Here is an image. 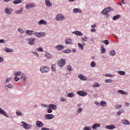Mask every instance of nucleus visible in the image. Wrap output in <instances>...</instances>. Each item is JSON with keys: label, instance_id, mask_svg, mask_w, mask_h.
Masks as SVG:
<instances>
[{"label": "nucleus", "instance_id": "nucleus-39", "mask_svg": "<svg viewBox=\"0 0 130 130\" xmlns=\"http://www.w3.org/2000/svg\"><path fill=\"white\" fill-rule=\"evenodd\" d=\"M100 86V84L98 83H95L94 84L92 85V87H98Z\"/></svg>", "mask_w": 130, "mask_h": 130}, {"label": "nucleus", "instance_id": "nucleus-53", "mask_svg": "<svg viewBox=\"0 0 130 130\" xmlns=\"http://www.w3.org/2000/svg\"><path fill=\"white\" fill-rule=\"evenodd\" d=\"M52 110L51 108H48L47 109V112L48 113H51L52 112Z\"/></svg>", "mask_w": 130, "mask_h": 130}, {"label": "nucleus", "instance_id": "nucleus-30", "mask_svg": "<svg viewBox=\"0 0 130 130\" xmlns=\"http://www.w3.org/2000/svg\"><path fill=\"white\" fill-rule=\"evenodd\" d=\"M45 56L48 59H51L52 57V55L51 54L47 53L45 54Z\"/></svg>", "mask_w": 130, "mask_h": 130}, {"label": "nucleus", "instance_id": "nucleus-31", "mask_svg": "<svg viewBox=\"0 0 130 130\" xmlns=\"http://www.w3.org/2000/svg\"><path fill=\"white\" fill-rule=\"evenodd\" d=\"M124 112V110L122 109H120L119 111L117 112V115L118 116H119L121 113Z\"/></svg>", "mask_w": 130, "mask_h": 130}, {"label": "nucleus", "instance_id": "nucleus-22", "mask_svg": "<svg viewBox=\"0 0 130 130\" xmlns=\"http://www.w3.org/2000/svg\"><path fill=\"white\" fill-rule=\"evenodd\" d=\"M65 42L66 44H71L72 42V41L71 39L68 38L66 39Z\"/></svg>", "mask_w": 130, "mask_h": 130}, {"label": "nucleus", "instance_id": "nucleus-56", "mask_svg": "<svg viewBox=\"0 0 130 130\" xmlns=\"http://www.w3.org/2000/svg\"><path fill=\"white\" fill-rule=\"evenodd\" d=\"M105 76L106 77H111L114 76L115 75H112L111 74H105Z\"/></svg>", "mask_w": 130, "mask_h": 130}, {"label": "nucleus", "instance_id": "nucleus-55", "mask_svg": "<svg viewBox=\"0 0 130 130\" xmlns=\"http://www.w3.org/2000/svg\"><path fill=\"white\" fill-rule=\"evenodd\" d=\"M31 53L34 54L37 57H39V54L36 52L31 51Z\"/></svg>", "mask_w": 130, "mask_h": 130}, {"label": "nucleus", "instance_id": "nucleus-16", "mask_svg": "<svg viewBox=\"0 0 130 130\" xmlns=\"http://www.w3.org/2000/svg\"><path fill=\"white\" fill-rule=\"evenodd\" d=\"M77 93L79 95L81 96H84L87 94V92H85L84 91H79L77 92Z\"/></svg>", "mask_w": 130, "mask_h": 130}, {"label": "nucleus", "instance_id": "nucleus-58", "mask_svg": "<svg viewBox=\"0 0 130 130\" xmlns=\"http://www.w3.org/2000/svg\"><path fill=\"white\" fill-rule=\"evenodd\" d=\"M105 82L107 83H110L111 82H113V80L110 79H106L105 80Z\"/></svg>", "mask_w": 130, "mask_h": 130}, {"label": "nucleus", "instance_id": "nucleus-46", "mask_svg": "<svg viewBox=\"0 0 130 130\" xmlns=\"http://www.w3.org/2000/svg\"><path fill=\"white\" fill-rule=\"evenodd\" d=\"M91 127L90 126H85L83 128V130H91Z\"/></svg>", "mask_w": 130, "mask_h": 130}, {"label": "nucleus", "instance_id": "nucleus-62", "mask_svg": "<svg viewBox=\"0 0 130 130\" xmlns=\"http://www.w3.org/2000/svg\"><path fill=\"white\" fill-rule=\"evenodd\" d=\"M41 105L42 107L43 108L45 107H47L48 106L46 104H43L42 103L41 104Z\"/></svg>", "mask_w": 130, "mask_h": 130}, {"label": "nucleus", "instance_id": "nucleus-38", "mask_svg": "<svg viewBox=\"0 0 130 130\" xmlns=\"http://www.w3.org/2000/svg\"><path fill=\"white\" fill-rule=\"evenodd\" d=\"M106 9V8H105L101 12V14H106L108 13Z\"/></svg>", "mask_w": 130, "mask_h": 130}, {"label": "nucleus", "instance_id": "nucleus-44", "mask_svg": "<svg viewBox=\"0 0 130 130\" xmlns=\"http://www.w3.org/2000/svg\"><path fill=\"white\" fill-rule=\"evenodd\" d=\"M122 107V105L121 104L116 105L115 106V108L116 109H118Z\"/></svg>", "mask_w": 130, "mask_h": 130}, {"label": "nucleus", "instance_id": "nucleus-25", "mask_svg": "<svg viewBox=\"0 0 130 130\" xmlns=\"http://www.w3.org/2000/svg\"><path fill=\"white\" fill-rule=\"evenodd\" d=\"M105 127L107 129H112L115 128V126L113 125H111L106 126Z\"/></svg>", "mask_w": 130, "mask_h": 130}, {"label": "nucleus", "instance_id": "nucleus-1", "mask_svg": "<svg viewBox=\"0 0 130 130\" xmlns=\"http://www.w3.org/2000/svg\"><path fill=\"white\" fill-rule=\"evenodd\" d=\"M21 123L23 124V125H21V126H23V127L26 129H30L32 128V126L31 124H29L26 123L25 122L22 121Z\"/></svg>", "mask_w": 130, "mask_h": 130}, {"label": "nucleus", "instance_id": "nucleus-50", "mask_svg": "<svg viewBox=\"0 0 130 130\" xmlns=\"http://www.w3.org/2000/svg\"><path fill=\"white\" fill-rule=\"evenodd\" d=\"M71 52V50L68 49L67 50H64L63 51V52L66 53H70Z\"/></svg>", "mask_w": 130, "mask_h": 130}, {"label": "nucleus", "instance_id": "nucleus-11", "mask_svg": "<svg viewBox=\"0 0 130 130\" xmlns=\"http://www.w3.org/2000/svg\"><path fill=\"white\" fill-rule=\"evenodd\" d=\"M36 6L33 3H29L27 4L25 6V7L27 9H28L29 7L32 8L35 7Z\"/></svg>", "mask_w": 130, "mask_h": 130}, {"label": "nucleus", "instance_id": "nucleus-63", "mask_svg": "<svg viewBox=\"0 0 130 130\" xmlns=\"http://www.w3.org/2000/svg\"><path fill=\"white\" fill-rule=\"evenodd\" d=\"M65 99L62 97H61L60 99V101L61 102H64L65 101Z\"/></svg>", "mask_w": 130, "mask_h": 130}, {"label": "nucleus", "instance_id": "nucleus-59", "mask_svg": "<svg viewBox=\"0 0 130 130\" xmlns=\"http://www.w3.org/2000/svg\"><path fill=\"white\" fill-rule=\"evenodd\" d=\"M36 50L39 52H42L43 51V49L41 48L38 47L36 48Z\"/></svg>", "mask_w": 130, "mask_h": 130}, {"label": "nucleus", "instance_id": "nucleus-24", "mask_svg": "<svg viewBox=\"0 0 130 130\" xmlns=\"http://www.w3.org/2000/svg\"><path fill=\"white\" fill-rule=\"evenodd\" d=\"M45 5L47 6L50 7L52 5V3L50 2V0H45Z\"/></svg>", "mask_w": 130, "mask_h": 130}, {"label": "nucleus", "instance_id": "nucleus-7", "mask_svg": "<svg viewBox=\"0 0 130 130\" xmlns=\"http://www.w3.org/2000/svg\"><path fill=\"white\" fill-rule=\"evenodd\" d=\"M65 63V60L63 59H61L60 60L57 61L58 65L60 67H63Z\"/></svg>", "mask_w": 130, "mask_h": 130}, {"label": "nucleus", "instance_id": "nucleus-27", "mask_svg": "<svg viewBox=\"0 0 130 130\" xmlns=\"http://www.w3.org/2000/svg\"><path fill=\"white\" fill-rule=\"evenodd\" d=\"M118 92L119 93L123 95H128V93L125 91L122 90H118Z\"/></svg>", "mask_w": 130, "mask_h": 130}, {"label": "nucleus", "instance_id": "nucleus-41", "mask_svg": "<svg viewBox=\"0 0 130 130\" xmlns=\"http://www.w3.org/2000/svg\"><path fill=\"white\" fill-rule=\"evenodd\" d=\"M5 51L6 52H12L13 51V50L11 48H6L5 50Z\"/></svg>", "mask_w": 130, "mask_h": 130}, {"label": "nucleus", "instance_id": "nucleus-42", "mask_svg": "<svg viewBox=\"0 0 130 130\" xmlns=\"http://www.w3.org/2000/svg\"><path fill=\"white\" fill-rule=\"evenodd\" d=\"M67 69L69 71H71L73 70V69L70 65H68L67 66Z\"/></svg>", "mask_w": 130, "mask_h": 130}, {"label": "nucleus", "instance_id": "nucleus-19", "mask_svg": "<svg viewBox=\"0 0 130 130\" xmlns=\"http://www.w3.org/2000/svg\"><path fill=\"white\" fill-rule=\"evenodd\" d=\"M48 106L49 108H50L54 110H55L57 108V106L53 104H50Z\"/></svg>", "mask_w": 130, "mask_h": 130}, {"label": "nucleus", "instance_id": "nucleus-36", "mask_svg": "<svg viewBox=\"0 0 130 130\" xmlns=\"http://www.w3.org/2000/svg\"><path fill=\"white\" fill-rule=\"evenodd\" d=\"M22 2L21 0H15L13 1V2L14 4H17Z\"/></svg>", "mask_w": 130, "mask_h": 130}, {"label": "nucleus", "instance_id": "nucleus-2", "mask_svg": "<svg viewBox=\"0 0 130 130\" xmlns=\"http://www.w3.org/2000/svg\"><path fill=\"white\" fill-rule=\"evenodd\" d=\"M40 70L42 73H46L49 72V69L47 66H41L40 68Z\"/></svg>", "mask_w": 130, "mask_h": 130}, {"label": "nucleus", "instance_id": "nucleus-6", "mask_svg": "<svg viewBox=\"0 0 130 130\" xmlns=\"http://www.w3.org/2000/svg\"><path fill=\"white\" fill-rule=\"evenodd\" d=\"M54 117V116L52 114H47L45 115L44 118L46 120H49L52 119Z\"/></svg>", "mask_w": 130, "mask_h": 130}, {"label": "nucleus", "instance_id": "nucleus-47", "mask_svg": "<svg viewBox=\"0 0 130 130\" xmlns=\"http://www.w3.org/2000/svg\"><path fill=\"white\" fill-rule=\"evenodd\" d=\"M88 38L87 36H85L84 37H82V40L85 42H86L87 41Z\"/></svg>", "mask_w": 130, "mask_h": 130}, {"label": "nucleus", "instance_id": "nucleus-32", "mask_svg": "<svg viewBox=\"0 0 130 130\" xmlns=\"http://www.w3.org/2000/svg\"><path fill=\"white\" fill-rule=\"evenodd\" d=\"M116 54V52L114 50H111L109 53V55L111 56H114Z\"/></svg>", "mask_w": 130, "mask_h": 130}, {"label": "nucleus", "instance_id": "nucleus-3", "mask_svg": "<svg viewBox=\"0 0 130 130\" xmlns=\"http://www.w3.org/2000/svg\"><path fill=\"white\" fill-rule=\"evenodd\" d=\"M64 17L61 14H58L56 16L55 19L57 21H63L65 19Z\"/></svg>", "mask_w": 130, "mask_h": 130}, {"label": "nucleus", "instance_id": "nucleus-61", "mask_svg": "<svg viewBox=\"0 0 130 130\" xmlns=\"http://www.w3.org/2000/svg\"><path fill=\"white\" fill-rule=\"evenodd\" d=\"M106 9L108 13L110 12L111 9V7H108L107 8H106Z\"/></svg>", "mask_w": 130, "mask_h": 130}, {"label": "nucleus", "instance_id": "nucleus-57", "mask_svg": "<svg viewBox=\"0 0 130 130\" xmlns=\"http://www.w3.org/2000/svg\"><path fill=\"white\" fill-rule=\"evenodd\" d=\"M16 114L17 116H20L23 115V114L21 112H18V111H17L16 112Z\"/></svg>", "mask_w": 130, "mask_h": 130}, {"label": "nucleus", "instance_id": "nucleus-28", "mask_svg": "<svg viewBox=\"0 0 130 130\" xmlns=\"http://www.w3.org/2000/svg\"><path fill=\"white\" fill-rule=\"evenodd\" d=\"M73 11L75 13H80L82 12L81 10L77 8H74L73 9Z\"/></svg>", "mask_w": 130, "mask_h": 130}, {"label": "nucleus", "instance_id": "nucleus-12", "mask_svg": "<svg viewBox=\"0 0 130 130\" xmlns=\"http://www.w3.org/2000/svg\"><path fill=\"white\" fill-rule=\"evenodd\" d=\"M100 124L99 123H95L91 126V128L93 130H96L97 128L100 127Z\"/></svg>", "mask_w": 130, "mask_h": 130}, {"label": "nucleus", "instance_id": "nucleus-26", "mask_svg": "<svg viewBox=\"0 0 130 130\" xmlns=\"http://www.w3.org/2000/svg\"><path fill=\"white\" fill-rule=\"evenodd\" d=\"M100 105L102 107H105L107 106L106 102L104 101H101L100 103Z\"/></svg>", "mask_w": 130, "mask_h": 130}, {"label": "nucleus", "instance_id": "nucleus-64", "mask_svg": "<svg viewBox=\"0 0 130 130\" xmlns=\"http://www.w3.org/2000/svg\"><path fill=\"white\" fill-rule=\"evenodd\" d=\"M14 80L15 81H17L20 80V78L17 76H15L14 78Z\"/></svg>", "mask_w": 130, "mask_h": 130}, {"label": "nucleus", "instance_id": "nucleus-35", "mask_svg": "<svg viewBox=\"0 0 130 130\" xmlns=\"http://www.w3.org/2000/svg\"><path fill=\"white\" fill-rule=\"evenodd\" d=\"M67 96L68 97L72 98L74 96V93L73 92L69 93Z\"/></svg>", "mask_w": 130, "mask_h": 130}, {"label": "nucleus", "instance_id": "nucleus-5", "mask_svg": "<svg viewBox=\"0 0 130 130\" xmlns=\"http://www.w3.org/2000/svg\"><path fill=\"white\" fill-rule=\"evenodd\" d=\"M35 39L31 38H27L26 40L28 41V43L29 44L32 45L35 44Z\"/></svg>", "mask_w": 130, "mask_h": 130}, {"label": "nucleus", "instance_id": "nucleus-10", "mask_svg": "<svg viewBox=\"0 0 130 130\" xmlns=\"http://www.w3.org/2000/svg\"><path fill=\"white\" fill-rule=\"evenodd\" d=\"M0 113L3 115L7 118H9V116L7 113L6 112L1 108H0Z\"/></svg>", "mask_w": 130, "mask_h": 130}, {"label": "nucleus", "instance_id": "nucleus-15", "mask_svg": "<svg viewBox=\"0 0 130 130\" xmlns=\"http://www.w3.org/2000/svg\"><path fill=\"white\" fill-rule=\"evenodd\" d=\"M38 25H46L47 24V22L45 20H41L38 22Z\"/></svg>", "mask_w": 130, "mask_h": 130}, {"label": "nucleus", "instance_id": "nucleus-14", "mask_svg": "<svg viewBox=\"0 0 130 130\" xmlns=\"http://www.w3.org/2000/svg\"><path fill=\"white\" fill-rule=\"evenodd\" d=\"M36 125L38 127H41L43 126V124L42 122L38 121L36 122Z\"/></svg>", "mask_w": 130, "mask_h": 130}, {"label": "nucleus", "instance_id": "nucleus-8", "mask_svg": "<svg viewBox=\"0 0 130 130\" xmlns=\"http://www.w3.org/2000/svg\"><path fill=\"white\" fill-rule=\"evenodd\" d=\"M13 10L11 8H6L5 10V13L8 15H10L12 14L13 12Z\"/></svg>", "mask_w": 130, "mask_h": 130}, {"label": "nucleus", "instance_id": "nucleus-45", "mask_svg": "<svg viewBox=\"0 0 130 130\" xmlns=\"http://www.w3.org/2000/svg\"><path fill=\"white\" fill-rule=\"evenodd\" d=\"M118 73L121 75H124L125 74V72L123 71H118Z\"/></svg>", "mask_w": 130, "mask_h": 130}, {"label": "nucleus", "instance_id": "nucleus-51", "mask_svg": "<svg viewBox=\"0 0 130 130\" xmlns=\"http://www.w3.org/2000/svg\"><path fill=\"white\" fill-rule=\"evenodd\" d=\"M17 30L18 31L22 34H23L24 32V31L22 29L20 28H18Z\"/></svg>", "mask_w": 130, "mask_h": 130}, {"label": "nucleus", "instance_id": "nucleus-20", "mask_svg": "<svg viewBox=\"0 0 130 130\" xmlns=\"http://www.w3.org/2000/svg\"><path fill=\"white\" fill-rule=\"evenodd\" d=\"M121 123L125 125H129L130 123L129 121L127 120L123 119L121 120Z\"/></svg>", "mask_w": 130, "mask_h": 130}, {"label": "nucleus", "instance_id": "nucleus-33", "mask_svg": "<svg viewBox=\"0 0 130 130\" xmlns=\"http://www.w3.org/2000/svg\"><path fill=\"white\" fill-rule=\"evenodd\" d=\"M14 74L16 76H20L21 75V71L15 72H14Z\"/></svg>", "mask_w": 130, "mask_h": 130}, {"label": "nucleus", "instance_id": "nucleus-18", "mask_svg": "<svg viewBox=\"0 0 130 130\" xmlns=\"http://www.w3.org/2000/svg\"><path fill=\"white\" fill-rule=\"evenodd\" d=\"M56 49L58 50L59 51L63 49L64 46L61 45H58L55 46Z\"/></svg>", "mask_w": 130, "mask_h": 130}, {"label": "nucleus", "instance_id": "nucleus-4", "mask_svg": "<svg viewBox=\"0 0 130 130\" xmlns=\"http://www.w3.org/2000/svg\"><path fill=\"white\" fill-rule=\"evenodd\" d=\"M34 34L35 36L38 37H43L46 35L45 33L44 32H34Z\"/></svg>", "mask_w": 130, "mask_h": 130}, {"label": "nucleus", "instance_id": "nucleus-9", "mask_svg": "<svg viewBox=\"0 0 130 130\" xmlns=\"http://www.w3.org/2000/svg\"><path fill=\"white\" fill-rule=\"evenodd\" d=\"M21 77L23 83H25L27 81V77L25 74L22 73L21 75Z\"/></svg>", "mask_w": 130, "mask_h": 130}, {"label": "nucleus", "instance_id": "nucleus-40", "mask_svg": "<svg viewBox=\"0 0 130 130\" xmlns=\"http://www.w3.org/2000/svg\"><path fill=\"white\" fill-rule=\"evenodd\" d=\"M56 64H53L51 66V69L54 72H55L56 71Z\"/></svg>", "mask_w": 130, "mask_h": 130}, {"label": "nucleus", "instance_id": "nucleus-60", "mask_svg": "<svg viewBox=\"0 0 130 130\" xmlns=\"http://www.w3.org/2000/svg\"><path fill=\"white\" fill-rule=\"evenodd\" d=\"M82 110V108H80L77 109L76 112L78 113H80Z\"/></svg>", "mask_w": 130, "mask_h": 130}, {"label": "nucleus", "instance_id": "nucleus-49", "mask_svg": "<svg viewBox=\"0 0 130 130\" xmlns=\"http://www.w3.org/2000/svg\"><path fill=\"white\" fill-rule=\"evenodd\" d=\"M78 45L79 48L82 50L83 49L84 47L82 44L79 43H78Z\"/></svg>", "mask_w": 130, "mask_h": 130}, {"label": "nucleus", "instance_id": "nucleus-13", "mask_svg": "<svg viewBox=\"0 0 130 130\" xmlns=\"http://www.w3.org/2000/svg\"><path fill=\"white\" fill-rule=\"evenodd\" d=\"M13 85L10 84H9L8 85H5L4 86V88L5 89L6 91H8V89H12L13 88Z\"/></svg>", "mask_w": 130, "mask_h": 130}, {"label": "nucleus", "instance_id": "nucleus-29", "mask_svg": "<svg viewBox=\"0 0 130 130\" xmlns=\"http://www.w3.org/2000/svg\"><path fill=\"white\" fill-rule=\"evenodd\" d=\"M101 53L102 54H103L105 53L106 52V50L105 48L104 47V46L103 45H102L101 46Z\"/></svg>", "mask_w": 130, "mask_h": 130}, {"label": "nucleus", "instance_id": "nucleus-34", "mask_svg": "<svg viewBox=\"0 0 130 130\" xmlns=\"http://www.w3.org/2000/svg\"><path fill=\"white\" fill-rule=\"evenodd\" d=\"M121 17V15H117L113 18L112 19L113 20H116L120 18Z\"/></svg>", "mask_w": 130, "mask_h": 130}, {"label": "nucleus", "instance_id": "nucleus-37", "mask_svg": "<svg viewBox=\"0 0 130 130\" xmlns=\"http://www.w3.org/2000/svg\"><path fill=\"white\" fill-rule=\"evenodd\" d=\"M23 9L22 8H20V10H17L15 11V13L16 14H21L22 13Z\"/></svg>", "mask_w": 130, "mask_h": 130}, {"label": "nucleus", "instance_id": "nucleus-21", "mask_svg": "<svg viewBox=\"0 0 130 130\" xmlns=\"http://www.w3.org/2000/svg\"><path fill=\"white\" fill-rule=\"evenodd\" d=\"M72 33L73 34L76 35L77 36H81L83 35V34L81 32L78 30L73 31L72 32Z\"/></svg>", "mask_w": 130, "mask_h": 130}, {"label": "nucleus", "instance_id": "nucleus-43", "mask_svg": "<svg viewBox=\"0 0 130 130\" xmlns=\"http://www.w3.org/2000/svg\"><path fill=\"white\" fill-rule=\"evenodd\" d=\"M12 79V77H8L7 78L5 81V83H8Z\"/></svg>", "mask_w": 130, "mask_h": 130}, {"label": "nucleus", "instance_id": "nucleus-17", "mask_svg": "<svg viewBox=\"0 0 130 130\" xmlns=\"http://www.w3.org/2000/svg\"><path fill=\"white\" fill-rule=\"evenodd\" d=\"M78 77L82 80L85 81L87 80V77L84 75L80 74L78 75Z\"/></svg>", "mask_w": 130, "mask_h": 130}, {"label": "nucleus", "instance_id": "nucleus-23", "mask_svg": "<svg viewBox=\"0 0 130 130\" xmlns=\"http://www.w3.org/2000/svg\"><path fill=\"white\" fill-rule=\"evenodd\" d=\"M26 33L29 36H32L34 34V31L33 30H27L26 31Z\"/></svg>", "mask_w": 130, "mask_h": 130}, {"label": "nucleus", "instance_id": "nucleus-54", "mask_svg": "<svg viewBox=\"0 0 130 130\" xmlns=\"http://www.w3.org/2000/svg\"><path fill=\"white\" fill-rule=\"evenodd\" d=\"M90 66L91 67H95V63L94 61H92L91 63Z\"/></svg>", "mask_w": 130, "mask_h": 130}, {"label": "nucleus", "instance_id": "nucleus-52", "mask_svg": "<svg viewBox=\"0 0 130 130\" xmlns=\"http://www.w3.org/2000/svg\"><path fill=\"white\" fill-rule=\"evenodd\" d=\"M53 129L51 128H49L45 127H42L41 130H52Z\"/></svg>", "mask_w": 130, "mask_h": 130}, {"label": "nucleus", "instance_id": "nucleus-48", "mask_svg": "<svg viewBox=\"0 0 130 130\" xmlns=\"http://www.w3.org/2000/svg\"><path fill=\"white\" fill-rule=\"evenodd\" d=\"M102 42L104 43L105 45H107L109 44V41L107 40H102Z\"/></svg>", "mask_w": 130, "mask_h": 130}]
</instances>
